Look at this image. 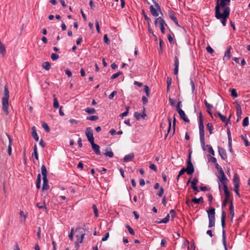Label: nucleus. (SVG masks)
Wrapping results in <instances>:
<instances>
[{
  "label": "nucleus",
  "mask_w": 250,
  "mask_h": 250,
  "mask_svg": "<svg viewBox=\"0 0 250 250\" xmlns=\"http://www.w3.org/2000/svg\"><path fill=\"white\" fill-rule=\"evenodd\" d=\"M42 127L44 129V130L47 132H50V128H49V127L48 126V125L45 123H43L42 124Z\"/></svg>",
  "instance_id": "42"
},
{
  "label": "nucleus",
  "mask_w": 250,
  "mask_h": 250,
  "mask_svg": "<svg viewBox=\"0 0 250 250\" xmlns=\"http://www.w3.org/2000/svg\"><path fill=\"white\" fill-rule=\"evenodd\" d=\"M192 202H193L194 204H198L200 203L203 202V198L202 197H200L199 198L197 199L194 197L192 199Z\"/></svg>",
  "instance_id": "29"
},
{
  "label": "nucleus",
  "mask_w": 250,
  "mask_h": 250,
  "mask_svg": "<svg viewBox=\"0 0 250 250\" xmlns=\"http://www.w3.org/2000/svg\"><path fill=\"white\" fill-rule=\"evenodd\" d=\"M200 189L201 190V191H208V190H209L210 188H208L206 186H204V187H202V186H201L200 187Z\"/></svg>",
  "instance_id": "62"
},
{
  "label": "nucleus",
  "mask_w": 250,
  "mask_h": 250,
  "mask_svg": "<svg viewBox=\"0 0 250 250\" xmlns=\"http://www.w3.org/2000/svg\"><path fill=\"white\" fill-rule=\"evenodd\" d=\"M149 167L151 169L154 170V171H157V169L156 166L153 164H151Z\"/></svg>",
  "instance_id": "59"
},
{
  "label": "nucleus",
  "mask_w": 250,
  "mask_h": 250,
  "mask_svg": "<svg viewBox=\"0 0 250 250\" xmlns=\"http://www.w3.org/2000/svg\"><path fill=\"white\" fill-rule=\"evenodd\" d=\"M179 116L181 119H182L185 122L188 123L189 122V120L186 116L185 112L183 110H180L178 111Z\"/></svg>",
  "instance_id": "14"
},
{
  "label": "nucleus",
  "mask_w": 250,
  "mask_h": 250,
  "mask_svg": "<svg viewBox=\"0 0 250 250\" xmlns=\"http://www.w3.org/2000/svg\"><path fill=\"white\" fill-rule=\"evenodd\" d=\"M218 178L220 182L222 183V184L224 186V185H227V181L228 179L226 176L224 171L221 172H219V175L218 176Z\"/></svg>",
  "instance_id": "9"
},
{
  "label": "nucleus",
  "mask_w": 250,
  "mask_h": 250,
  "mask_svg": "<svg viewBox=\"0 0 250 250\" xmlns=\"http://www.w3.org/2000/svg\"><path fill=\"white\" fill-rule=\"evenodd\" d=\"M215 220V219H208V220H209L208 227L209 228H212L213 227H214Z\"/></svg>",
  "instance_id": "45"
},
{
  "label": "nucleus",
  "mask_w": 250,
  "mask_h": 250,
  "mask_svg": "<svg viewBox=\"0 0 250 250\" xmlns=\"http://www.w3.org/2000/svg\"><path fill=\"white\" fill-rule=\"evenodd\" d=\"M168 15L169 18L172 20L175 23V24L178 26H179L178 20L177 18L174 15V12L172 11H168Z\"/></svg>",
  "instance_id": "11"
},
{
  "label": "nucleus",
  "mask_w": 250,
  "mask_h": 250,
  "mask_svg": "<svg viewBox=\"0 0 250 250\" xmlns=\"http://www.w3.org/2000/svg\"><path fill=\"white\" fill-rule=\"evenodd\" d=\"M221 117L220 118L222 122L225 123L226 125H228V124L230 123V119L231 117V115H230L228 119L226 118V116L222 115V116H221Z\"/></svg>",
  "instance_id": "21"
},
{
  "label": "nucleus",
  "mask_w": 250,
  "mask_h": 250,
  "mask_svg": "<svg viewBox=\"0 0 250 250\" xmlns=\"http://www.w3.org/2000/svg\"><path fill=\"white\" fill-rule=\"evenodd\" d=\"M168 101L169 102V103H170V105L172 106H175V103H176V100H175L172 99L170 97H169Z\"/></svg>",
  "instance_id": "52"
},
{
  "label": "nucleus",
  "mask_w": 250,
  "mask_h": 250,
  "mask_svg": "<svg viewBox=\"0 0 250 250\" xmlns=\"http://www.w3.org/2000/svg\"><path fill=\"white\" fill-rule=\"evenodd\" d=\"M206 147L208 148V152H209L210 154H211L212 155H214V151L212 146L210 145H207L206 146L205 145V148Z\"/></svg>",
  "instance_id": "35"
},
{
  "label": "nucleus",
  "mask_w": 250,
  "mask_h": 250,
  "mask_svg": "<svg viewBox=\"0 0 250 250\" xmlns=\"http://www.w3.org/2000/svg\"><path fill=\"white\" fill-rule=\"evenodd\" d=\"M218 150L221 159L224 160H226L227 159V154L226 150L220 146H218Z\"/></svg>",
  "instance_id": "10"
},
{
  "label": "nucleus",
  "mask_w": 250,
  "mask_h": 250,
  "mask_svg": "<svg viewBox=\"0 0 250 250\" xmlns=\"http://www.w3.org/2000/svg\"><path fill=\"white\" fill-rule=\"evenodd\" d=\"M92 208L93 209V211H94V214H95V216L96 217H98V208H97V206L95 204L93 205Z\"/></svg>",
  "instance_id": "41"
},
{
  "label": "nucleus",
  "mask_w": 250,
  "mask_h": 250,
  "mask_svg": "<svg viewBox=\"0 0 250 250\" xmlns=\"http://www.w3.org/2000/svg\"><path fill=\"white\" fill-rule=\"evenodd\" d=\"M144 91L146 94V96L148 97L150 95V90L147 85H145L144 86Z\"/></svg>",
  "instance_id": "39"
},
{
  "label": "nucleus",
  "mask_w": 250,
  "mask_h": 250,
  "mask_svg": "<svg viewBox=\"0 0 250 250\" xmlns=\"http://www.w3.org/2000/svg\"><path fill=\"white\" fill-rule=\"evenodd\" d=\"M59 57V55L56 53H52L51 55V58L53 61L57 60Z\"/></svg>",
  "instance_id": "49"
},
{
  "label": "nucleus",
  "mask_w": 250,
  "mask_h": 250,
  "mask_svg": "<svg viewBox=\"0 0 250 250\" xmlns=\"http://www.w3.org/2000/svg\"><path fill=\"white\" fill-rule=\"evenodd\" d=\"M224 193L225 195V198L229 199L230 196V192L229 190V188L227 185H224L223 186Z\"/></svg>",
  "instance_id": "22"
},
{
  "label": "nucleus",
  "mask_w": 250,
  "mask_h": 250,
  "mask_svg": "<svg viewBox=\"0 0 250 250\" xmlns=\"http://www.w3.org/2000/svg\"><path fill=\"white\" fill-rule=\"evenodd\" d=\"M164 189L162 187H161V188H160V190H159V192L157 193V195L159 197H162L164 194Z\"/></svg>",
  "instance_id": "50"
},
{
  "label": "nucleus",
  "mask_w": 250,
  "mask_h": 250,
  "mask_svg": "<svg viewBox=\"0 0 250 250\" xmlns=\"http://www.w3.org/2000/svg\"><path fill=\"white\" fill-rule=\"evenodd\" d=\"M42 67L46 70H49L50 69V63L48 62H45L42 64Z\"/></svg>",
  "instance_id": "27"
},
{
  "label": "nucleus",
  "mask_w": 250,
  "mask_h": 250,
  "mask_svg": "<svg viewBox=\"0 0 250 250\" xmlns=\"http://www.w3.org/2000/svg\"><path fill=\"white\" fill-rule=\"evenodd\" d=\"M109 236V233L108 232H106L105 233L104 237L102 238V241H105L107 240Z\"/></svg>",
  "instance_id": "60"
},
{
  "label": "nucleus",
  "mask_w": 250,
  "mask_h": 250,
  "mask_svg": "<svg viewBox=\"0 0 250 250\" xmlns=\"http://www.w3.org/2000/svg\"><path fill=\"white\" fill-rule=\"evenodd\" d=\"M104 42L106 44H109V43H110V40L108 39V38L107 37V34H105L104 35Z\"/></svg>",
  "instance_id": "51"
},
{
  "label": "nucleus",
  "mask_w": 250,
  "mask_h": 250,
  "mask_svg": "<svg viewBox=\"0 0 250 250\" xmlns=\"http://www.w3.org/2000/svg\"><path fill=\"white\" fill-rule=\"evenodd\" d=\"M169 215L167 214V215L163 219L161 220L160 221L158 222V223H167L169 221Z\"/></svg>",
  "instance_id": "31"
},
{
  "label": "nucleus",
  "mask_w": 250,
  "mask_h": 250,
  "mask_svg": "<svg viewBox=\"0 0 250 250\" xmlns=\"http://www.w3.org/2000/svg\"><path fill=\"white\" fill-rule=\"evenodd\" d=\"M37 206L40 209H45V211H46V210H47L45 204L44 203H43L42 204L40 203H37Z\"/></svg>",
  "instance_id": "34"
},
{
  "label": "nucleus",
  "mask_w": 250,
  "mask_h": 250,
  "mask_svg": "<svg viewBox=\"0 0 250 250\" xmlns=\"http://www.w3.org/2000/svg\"><path fill=\"white\" fill-rule=\"evenodd\" d=\"M41 172L42 174V178L47 177V171L45 166L44 165H42L41 167Z\"/></svg>",
  "instance_id": "25"
},
{
  "label": "nucleus",
  "mask_w": 250,
  "mask_h": 250,
  "mask_svg": "<svg viewBox=\"0 0 250 250\" xmlns=\"http://www.w3.org/2000/svg\"><path fill=\"white\" fill-rule=\"evenodd\" d=\"M134 158V155L133 153H131L128 155H126L124 158V161L125 162H127L129 161L132 160Z\"/></svg>",
  "instance_id": "17"
},
{
  "label": "nucleus",
  "mask_w": 250,
  "mask_h": 250,
  "mask_svg": "<svg viewBox=\"0 0 250 250\" xmlns=\"http://www.w3.org/2000/svg\"><path fill=\"white\" fill-rule=\"evenodd\" d=\"M142 12L144 17L145 19L147 21L148 24H149V22L151 21V19L147 17L146 14L144 9H142Z\"/></svg>",
  "instance_id": "37"
},
{
  "label": "nucleus",
  "mask_w": 250,
  "mask_h": 250,
  "mask_svg": "<svg viewBox=\"0 0 250 250\" xmlns=\"http://www.w3.org/2000/svg\"><path fill=\"white\" fill-rule=\"evenodd\" d=\"M206 49H207V51L209 53H210V54L214 52L213 49L210 46H207L206 48Z\"/></svg>",
  "instance_id": "64"
},
{
  "label": "nucleus",
  "mask_w": 250,
  "mask_h": 250,
  "mask_svg": "<svg viewBox=\"0 0 250 250\" xmlns=\"http://www.w3.org/2000/svg\"><path fill=\"white\" fill-rule=\"evenodd\" d=\"M242 114V112L241 110V107L239 104H238L236 106V114L237 116V119L236 122H238L239 120L241 119Z\"/></svg>",
  "instance_id": "15"
},
{
  "label": "nucleus",
  "mask_w": 250,
  "mask_h": 250,
  "mask_svg": "<svg viewBox=\"0 0 250 250\" xmlns=\"http://www.w3.org/2000/svg\"><path fill=\"white\" fill-rule=\"evenodd\" d=\"M182 106V102L181 101H179L177 103V104L176 105V110L177 111V112L178 111H180V110H182L181 108V106Z\"/></svg>",
  "instance_id": "56"
},
{
  "label": "nucleus",
  "mask_w": 250,
  "mask_h": 250,
  "mask_svg": "<svg viewBox=\"0 0 250 250\" xmlns=\"http://www.w3.org/2000/svg\"><path fill=\"white\" fill-rule=\"evenodd\" d=\"M207 127L208 129L209 130V134H212L213 133V130L214 129L213 126L211 123H208L207 125Z\"/></svg>",
  "instance_id": "33"
},
{
  "label": "nucleus",
  "mask_w": 250,
  "mask_h": 250,
  "mask_svg": "<svg viewBox=\"0 0 250 250\" xmlns=\"http://www.w3.org/2000/svg\"><path fill=\"white\" fill-rule=\"evenodd\" d=\"M32 135L34 139L36 141H38L39 140V137L37 133L36 128L35 126H33L32 127Z\"/></svg>",
  "instance_id": "20"
},
{
  "label": "nucleus",
  "mask_w": 250,
  "mask_h": 250,
  "mask_svg": "<svg viewBox=\"0 0 250 250\" xmlns=\"http://www.w3.org/2000/svg\"><path fill=\"white\" fill-rule=\"evenodd\" d=\"M199 134H200V140L202 147L204 150H205V132H204V121L202 113H199Z\"/></svg>",
  "instance_id": "2"
},
{
  "label": "nucleus",
  "mask_w": 250,
  "mask_h": 250,
  "mask_svg": "<svg viewBox=\"0 0 250 250\" xmlns=\"http://www.w3.org/2000/svg\"><path fill=\"white\" fill-rule=\"evenodd\" d=\"M168 127L167 133H169V132L171 129V120L170 118H168Z\"/></svg>",
  "instance_id": "57"
},
{
  "label": "nucleus",
  "mask_w": 250,
  "mask_h": 250,
  "mask_svg": "<svg viewBox=\"0 0 250 250\" xmlns=\"http://www.w3.org/2000/svg\"><path fill=\"white\" fill-rule=\"evenodd\" d=\"M192 151L189 150L188 158L187 161V167L185 168L187 170V173L189 175H191L194 172V167L193 164L191 162V154Z\"/></svg>",
  "instance_id": "4"
},
{
  "label": "nucleus",
  "mask_w": 250,
  "mask_h": 250,
  "mask_svg": "<svg viewBox=\"0 0 250 250\" xmlns=\"http://www.w3.org/2000/svg\"><path fill=\"white\" fill-rule=\"evenodd\" d=\"M122 74V72L121 71H119L116 73H115L113 74L111 77V79H115L118 77L119 76H120Z\"/></svg>",
  "instance_id": "46"
},
{
  "label": "nucleus",
  "mask_w": 250,
  "mask_h": 250,
  "mask_svg": "<svg viewBox=\"0 0 250 250\" xmlns=\"http://www.w3.org/2000/svg\"><path fill=\"white\" fill-rule=\"evenodd\" d=\"M42 180H43V185H42V190H47L49 188V186L48 183L47 178V177L42 178Z\"/></svg>",
  "instance_id": "16"
},
{
  "label": "nucleus",
  "mask_w": 250,
  "mask_h": 250,
  "mask_svg": "<svg viewBox=\"0 0 250 250\" xmlns=\"http://www.w3.org/2000/svg\"><path fill=\"white\" fill-rule=\"evenodd\" d=\"M117 92L116 91H114L109 95L108 98L109 99H113L114 96L117 94Z\"/></svg>",
  "instance_id": "63"
},
{
  "label": "nucleus",
  "mask_w": 250,
  "mask_h": 250,
  "mask_svg": "<svg viewBox=\"0 0 250 250\" xmlns=\"http://www.w3.org/2000/svg\"><path fill=\"white\" fill-rule=\"evenodd\" d=\"M205 104L207 109L210 110V109L213 107V106L211 104H208L206 100L205 101Z\"/></svg>",
  "instance_id": "55"
},
{
  "label": "nucleus",
  "mask_w": 250,
  "mask_h": 250,
  "mask_svg": "<svg viewBox=\"0 0 250 250\" xmlns=\"http://www.w3.org/2000/svg\"><path fill=\"white\" fill-rule=\"evenodd\" d=\"M231 49V47L230 46H229L227 50L225 53V55L223 58V60H225V59H229L230 58V50Z\"/></svg>",
  "instance_id": "19"
},
{
  "label": "nucleus",
  "mask_w": 250,
  "mask_h": 250,
  "mask_svg": "<svg viewBox=\"0 0 250 250\" xmlns=\"http://www.w3.org/2000/svg\"><path fill=\"white\" fill-rule=\"evenodd\" d=\"M222 236H223V245L224 246L225 250H228V249L227 247V242H226V239L225 231L224 230V229L223 230Z\"/></svg>",
  "instance_id": "28"
},
{
  "label": "nucleus",
  "mask_w": 250,
  "mask_h": 250,
  "mask_svg": "<svg viewBox=\"0 0 250 250\" xmlns=\"http://www.w3.org/2000/svg\"><path fill=\"white\" fill-rule=\"evenodd\" d=\"M249 125V117H246L244 118L243 122V126H247Z\"/></svg>",
  "instance_id": "47"
},
{
  "label": "nucleus",
  "mask_w": 250,
  "mask_h": 250,
  "mask_svg": "<svg viewBox=\"0 0 250 250\" xmlns=\"http://www.w3.org/2000/svg\"><path fill=\"white\" fill-rule=\"evenodd\" d=\"M134 116L136 120H139L141 117V114L138 112H135L134 114Z\"/></svg>",
  "instance_id": "58"
},
{
  "label": "nucleus",
  "mask_w": 250,
  "mask_h": 250,
  "mask_svg": "<svg viewBox=\"0 0 250 250\" xmlns=\"http://www.w3.org/2000/svg\"><path fill=\"white\" fill-rule=\"evenodd\" d=\"M239 185H235L234 186V191H235V192L236 193V194L238 196H240V194L238 192V189H239Z\"/></svg>",
  "instance_id": "53"
},
{
  "label": "nucleus",
  "mask_w": 250,
  "mask_h": 250,
  "mask_svg": "<svg viewBox=\"0 0 250 250\" xmlns=\"http://www.w3.org/2000/svg\"><path fill=\"white\" fill-rule=\"evenodd\" d=\"M230 8L228 7L223 10V13H215V17L217 19L221 20V23L223 26L226 25L227 19L230 14Z\"/></svg>",
  "instance_id": "3"
},
{
  "label": "nucleus",
  "mask_w": 250,
  "mask_h": 250,
  "mask_svg": "<svg viewBox=\"0 0 250 250\" xmlns=\"http://www.w3.org/2000/svg\"><path fill=\"white\" fill-rule=\"evenodd\" d=\"M207 197L208 198V201L209 202V205L210 206H211V203H212V201L213 200V197H212L211 194H208L207 195Z\"/></svg>",
  "instance_id": "54"
},
{
  "label": "nucleus",
  "mask_w": 250,
  "mask_h": 250,
  "mask_svg": "<svg viewBox=\"0 0 250 250\" xmlns=\"http://www.w3.org/2000/svg\"><path fill=\"white\" fill-rule=\"evenodd\" d=\"M167 39H168V40L169 42L171 44H172L174 42L173 38L172 37V36L170 34H168L167 35Z\"/></svg>",
  "instance_id": "61"
},
{
  "label": "nucleus",
  "mask_w": 250,
  "mask_h": 250,
  "mask_svg": "<svg viewBox=\"0 0 250 250\" xmlns=\"http://www.w3.org/2000/svg\"><path fill=\"white\" fill-rule=\"evenodd\" d=\"M105 152L104 153V155L106 156H108L110 158H112L113 157L114 154L112 151L111 148H106Z\"/></svg>",
  "instance_id": "24"
},
{
  "label": "nucleus",
  "mask_w": 250,
  "mask_h": 250,
  "mask_svg": "<svg viewBox=\"0 0 250 250\" xmlns=\"http://www.w3.org/2000/svg\"><path fill=\"white\" fill-rule=\"evenodd\" d=\"M79 230L80 234H77L76 237H77V242L79 243H82L83 241L84 236L85 235V231L83 229L79 228L76 229V231Z\"/></svg>",
  "instance_id": "8"
},
{
  "label": "nucleus",
  "mask_w": 250,
  "mask_h": 250,
  "mask_svg": "<svg viewBox=\"0 0 250 250\" xmlns=\"http://www.w3.org/2000/svg\"><path fill=\"white\" fill-rule=\"evenodd\" d=\"M230 92H231V96L232 97L236 98L238 97V94L237 93V92L235 89H230Z\"/></svg>",
  "instance_id": "40"
},
{
  "label": "nucleus",
  "mask_w": 250,
  "mask_h": 250,
  "mask_svg": "<svg viewBox=\"0 0 250 250\" xmlns=\"http://www.w3.org/2000/svg\"><path fill=\"white\" fill-rule=\"evenodd\" d=\"M9 97V93L8 87L6 85L4 87V91H3V97L2 98V110L4 114L7 115L9 114V111L8 110L9 104H8V100Z\"/></svg>",
  "instance_id": "1"
},
{
  "label": "nucleus",
  "mask_w": 250,
  "mask_h": 250,
  "mask_svg": "<svg viewBox=\"0 0 250 250\" xmlns=\"http://www.w3.org/2000/svg\"><path fill=\"white\" fill-rule=\"evenodd\" d=\"M41 176L40 174H39L37 176V182H36V187L37 188H40L41 187Z\"/></svg>",
  "instance_id": "32"
},
{
  "label": "nucleus",
  "mask_w": 250,
  "mask_h": 250,
  "mask_svg": "<svg viewBox=\"0 0 250 250\" xmlns=\"http://www.w3.org/2000/svg\"><path fill=\"white\" fill-rule=\"evenodd\" d=\"M98 119H99V117L97 116L92 115V116H90V117H87L86 119L87 120H90V121H94L97 120Z\"/></svg>",
  "instance_id": "43"
},
{
  "label": "nucleus",
  "mask_w": 250,
  "mask_h": 250,
  "mask_svg": "<svg viewBox=\"0 0 250 250\" xmlns=\"http://www.w3.org/2000/svg\"><path fill=\"white\" fill-rule=\"evenodd\" d=\"M239 175L237 173H235L233 176V182L234 183V186L235 185H239Z\"/></svg>",
  "instance_id": "23"
},
{
  "label": "nucleus",
  "mask_w": 250,
  "mask_h": 250,
  "mask_svg": "<svg viewBox=\"0 0 250 250\" xmlns=\"http://www.w3.org/2000/svg\"><path fill=\"white\" fill-rule=\"evenodd\" d=\"M155 26H157L158 24L160 26L161 31L163 34H165V26H167V24L166 23L165 21L163 20L162 18L159 17L157 18L155 21Z\"/></svg>",
  "instance_id": "6"
},
{
  "label": "nucleus",
  "mask_w": 250,
  "mask_h": 250,
  "mask_svg": "<svg viewBox=\"0 0 250 250\" xmlns=\"http://www.w3.org/2000/svg\"><path fill=\"white\" fill-rule=\"evenodd\" d=\"M85 135L88 141L91 143L94 142L93 131L91 127H87L85 130Z\"/></svg>",
  "instance_id": "7"
},
{
  "label": "nucleus",
  "mask_w": 250,
  "mask_h": 250,
  "mask_svg": "<svg viewBox=\"0 0 250 250\" xmlns=\"http://www.w3.org/2000/svg\"><path fill=\"white\" fill-rule=\"evenodd\" d=\"M215 208H211L207 210L208 214V219H215Z\"/></svg>",
  "instance_id": "12"
},
{
  "label": "nucleus",
  "mask_w": 250,
  "mask_h": 250,
  "mask_svg": "<svg viewBox=\"0 0 250 250\" xmlns=\"http://www.w3.org/2000/svg\"><path fill=\"white\" fill-rule=\"evenodd\" d=\"M242 139L243 140V141L245 143V145L246 146H250V143L248 142V141L246 139V134L244 136V135L242 136Z\"/></svg>",
  "instance_id": "38"
},
{
  "label": "nucleus",
  "mask_w": 250,
  "mask_h": 250,
  "mask_svg": "<svg viewBox=\"0 0 250 250\" xmlns=\"http://www.w3.org/2000/svg\"><path fill=\"white\" fill-rule=\"evenodd\" d=\"M152 1L154 3L155 7H154L152 5H150L149 7L150 12L152 16L154 17H157L159 15L157 11H161V8L159 4L156 1L154 0H152Z\"/></svg>",
  "instance_id": "5"
},
{
  "label": "nucleus",
  "mask_w": 250,
  "mask_h": 250,
  "mask_svg": "<svg viewBox=\"0 0 250 250\" xmlns=\"http://www.w3.org/2000/svg\"><path fill=\"white\" fill-rule=\"evenodd\" d=\"M226 217V213L225 211L223 210L222 212V215H221V225L222 227L224 229L225 227V219Z\"/></svg>",
  "instance_id": "18"
},
{
  "label": "nucleus",
  "mask_w": 250,
  "mask_h": 250,
  "mask_svg": "<svg viewBox=\"0 0 250 250\" xmlns=\"http://www.w3.org/2000/svg\"><path fill=\"white\" fill-rule=\"evenodd\" d=\"M126 228L127 229L129 233L131 235H134L135 232L133 229L128 225H126Z\"/></svg>",
  "instance_id": "44"
},
{
  "label": "nucleus",
  "mask_w": 250,
  "mask_h": 250,
  "mask_svg": "<svg viewBox=\"0 0 250 250\" xmlns=\"http://www.w3.org/2000/svg\"><path fill=\"white\" fill-rule=\"evenodd\" d=\"M53 107L54 108L57 109L59 107V104L58 101L57 99L55 97V95H53Z\"/></svg>",
  "instance_id": "30"
},
{
  "label": "nucleus",
  "mask_w": 250,
  "mask_h": 250,
  "mask_svg": "<svg viewBox=\"0 0 250 250\" xmlns=\"http://www.w3.org/2000/svg\"><path fill=\"white\" fill-rule=\"evenodd\" d=\"M91 145L92 148V149L95 152V154L99 155L101 154V152L100 150V146L97 144L94 143V142L91 143Z\"/></svg>",
  "instance_id": "13"
},
{
  "label": "nucleus",
  "mask_w": 250,
  "mask_h": 250,
  "mask_svg": "<svg viewBox=\"0 0 250 250\" xmlns=\"http://www.w3.org/2000/svg\"><path fill=\"white\" fill-rule=\"evenodd\" d=\"M179 59L177 56H175L174 57V67H179Z\"/></svg>",
  "instance_id": "48"
},
{
  "label": "nucleus",
  "mask_w": 250,
  "mask_h": 250,
  "mask_svg": "<svg viewBox=\"0 0 250 250\" xmlns=\"http://www.w3.org/2000/svg\"><path fill=\"white\" fill-rule=\"evenodd\" d=\"M85 111L88 114H92L96 112V110L93 108L87 107L84 109Z\"/></svg>",
  "instance_id": "36"
},
{
  "label": "nucleus",
  "mask_w": 250,
  "mask_h": 250,
  "mask_svg": "<svg viewBox=\"0 0 250 250\" xmlns=\"http://www.w3.org/2000/svg\"><path fill=\"white\" fill-rule=\"evenodd\" d=\"M229 210L230 211V214L231 215V220H232V218L234 215V207L233 205L232 201H230V205L229 208Z\"/></svg>",
  "instance_id": "26"
}]
</instances>
